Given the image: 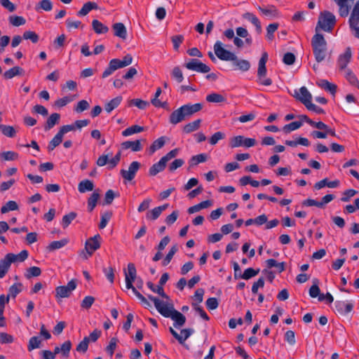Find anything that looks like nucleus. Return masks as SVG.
Returning <instances> with one entry per match:
<instances>
[{
	"label": "nucleus",
	"mask_w": 359,
	"mask_h": 359,
	"mask_svg": "<svg viewBox=\"0 0 359 359\" xmlns=\"http://www.w3.org/2000/svg\"><path fill=\"white\" fill-rule=\"evenodd\" d=\"M148 298L152 301L157 311L164 317L170 318L174 320V327L179 328L186 323V317L180 311L175 310L172 304L168 306L156 297L148 295Z\"/></svg>",
	"instance_id": "1"
},
{
	"label": "nucleus",
	"mask_w": 359,
	"mask_h": 359,
	"mask_svg": "<svg viewBox=\"0 0 359 359\" xmlns=\"http://www.w3.org/2000/svg\"><path fill=\"white\" fill-rule=\"evenodd\" d=\"M311 47L315 59L318 63L324 61L330 55L327 43L323 34L316 33L311 39Z\"/></svg>",
	"instance_id": "2"
},
{
	"label": "nucleus",
	"mask_w": 359,
	"mask_h": 359,
	"mask_svg": "<svg viewBox=\"0 0 359 359\" xmlns=\"http://www.w3.org/2000/svg\"><path fill=\"white\" fill-rule=\"evenodd\" d=\"M335 24L336 18L333 13L327 11H322L318 17L316 32H318L320 29L325 32H330L334 29Z\"/></svg>",
	"instance_id": "3"
},
{
	"label": "nucleus",
	"mask_w": 359,
	"mask_h": 359,
	"mask_svg": "<svg viewBox=\"0 0 359 359\" xmlns=\"http://www.w3.org/2000/svg\"><path fill=\"white\" fill-rule=\"evenodd\" d=\"M267 60L268 54L264 52L262 53V57L259 59L257 69V82L265 86H269L272 84V80L271 79H265V80H262V77H264L266 74V63Z\"/></svg>",
	"instance_id": "4"
},
{
	"label": "nucleus",
	"mask_w": 359,
	"mask_h": 359,
	"mask_svg": "<svg viewBox=\"0 0 359 359\" xmlns=\"http://www.w3.org/2000/svg\"><path fill=\"white\" fill-rule=\"evenodd\" d=\"M214 51L217 57L224 61H233L236 59V55L231 51L223 48V43L217 41L214 45Z\"/></svg>",
	"instance_id": "5"
},
{
	"label": "nucleus",
	"mask_w": 359,
	"mask_h": 359,
	"mask_svg": "<svg viewBox=\"0 0 359 359\" xmlns=\"http://www.w3.org/2000/svg\"><path fill=\"white\" fill-rule=\"evenodd\" d=\"M350 29L354 32L355 37L359 39V0L355 4L348 20Z\"/></svg>",
	"instance_id": "6"
},
{
	"label": "nucleus",
	"mask_w": 359,
	"mask_h": 359,
	"mask_svg": "<svg viewBox=\"0 0 359 359\" xmlns=\"http://www.w3.org/2000/svg\"><path fill=\"white\" fill-rule=\"evenodd\" d=\"M77 286V280L72 279L68 282L67 285L58 286L55 288V297L57 299L69 297L72 291Z\"/></svg>",
	"instance_id": "7"
},
{
	"label": "nucleus",
	"mask_w": 359,
	"mask_h": 359,
	"mask_svg": "<svg viewBox=\"0 0 359 359\" xmlns=\"http://www.w3.org/2000/svg\"><path fill=\"white\" fill-rule=\"evenodd\" d=\"M126 286L128 290H132L133 292L136 291L137 289L133 286V282L137 278V270L133 263L128 264V271H124Z\"/></svg>",
	"instance_id": "8"
},
{
	"label": "nucleus",
	"mask_w": 359,
	"mask_h": 359,
	"mask_svg": "<svg viewBox=\"0 0 359 359\" xmlns=\"http://www.w3.org/2000/svg\"><path fill=\"white\" fill-rule=\"evenodd\" d=\"M184 66L189 70L200 73H208L210 71V68L208 65L198 59H191L189 62L185 63Z\"/></svg>",
	"instance_id": "9"
},
{
	"label": "nucleus",
	"mask_w": 359,
	"mask_h": 359,
	"mask_svg": "<svg viewBox=\"0 0 359 359\" xmlns=\"http://www.w3.org/2000/svg\"><path fill=\"white\" fill-rule=\"evenodd\" d=\"M140 163L137 161H133L130 164L128 170L124 169L121 170V175L124 180L131 181L135 178L137 172L140 168Z\"/></svg>",
	"instance_id": "10"
},
{
	"label": "nucleus",
	"mask_w": 359,
	"mask_h": 359,
	"mask_svg": "<svg viewBox=\"0 0 359 359\" xmlns=\"http://www.w3.org/2000/svg\"><path fill=\"white\" fill-rule=\"evenodd\" d=\"M100 241L101 236L100 234H96L86 241L85 249L89 256H91L95 250L100 248Z\"/></svg>",
	"instance_id": "11"
},
{
	"label": "nucleus",
	"mask_w": 359,
	"mask_h": 359,
	"mask_svg": "<svg viewBox=\"0 0 359 359\" xmlns=\"http://www.w3.org/2000/svg\"><path fill=\"white\" fill-rule=\"evenodd\" d=\"M294 97L299 100L306 107L311 102L312 95L305 86H302L299 89V92L294 91Z\"/></svg>",
	"instance_id": "12"
},
{
	"label": "nucleus",
	"mask_w": 359,
	"mask_h": 359,
	"mask_svg": "<svg viewBox=\"0 0 359 359\" xmlns=\"http://www.w3.org/2000/svg\"><path fill=\"white\" fill-rule=\"evenodd\" d=\"M352 57L351 49L350 47H347L344 53L339 55L337 64L340 69H344L347 65L351 61Z\"/></svg>",
	"instance_id": "13"
},
{
	"label": "nucleus",
	"mask_w": 359,
	"mask_h": 359,
	"mask_svg": "<svg viewBox=\"0 0 359 359\" xmlns=\"http://www.w3.org/2000/svg\"><path fill=\"white\" fill-rule=\"evenodd\" d=\"M186 116L182 107L173 111L169 117V121L171 124L176 125L185 119Z\"/></svg>",
	"instance_id": "14"
},
{
	"label": "nucleus",
	"mask_w": 359,
	"mask_h": 359,
	"mask_svg": "<svg viewBox=\"0 0 359 359\" xmlns=\"http://www.w3.org/2000/svg\"><path fill=\"white\" fill-rule=\"evenodd\" d=\"M337 311L341 315H345L350 313L353 309V304L351 302L337 301L334 304Z\"/></svg>",
	"instance_id": "15"
},
{
	"label": "nucleus",
	"mask_w": 359,
	"mask_h": 359,
	"mask_svg": "<svg viewBox=\"0 0 359 359\" xmlns=\"http://www.w3.org/2000/svg\"><path fill=\"white\" fill-rule=\"evenodd\" d=\"M116 70L130 65L133 62V57L130 54L126 55L123 60L112 59L110 60Z\"/></svg>",
	"instance_id": "16"
},
{
	"label": "nucleus",
	"mask_w": 359,
	"mask_h": 359,
	"mask_svg": "<svg viewBox=\"0 0 359 359\" xmlns=\"http://www.w3.org/2000/svg\"><path fill=\"white\" fill-rule=\"evenodd\" d=\"M182 107L184 110L185 116L189 117V116H192L195 113L201 111L203 108V104L201 103H196L194 104H187L182 105Z\"/></svg>",
	"instance_id": "17"
},
{
	"label": "nucleus",
	"mask_w": 359,
	"mask_h": 359,
	"mask_svg": "<svg viewBox=\"0 0 359 359\" xmlns=\"http://www.w3.org/2000/svg\"><path fill=\"white\" fill-rule=\"evenodd\" d=\"M114 32V34L123 40L127 38V30L125 25L122 22H116L112 25Z\"/></svg>",
	"instance_id": "18"
},
{
	"label": "nucleus",
	"mask_w": 359,
	"mask_h": 359,
	"mask_svg": "<svg viewBox=\"0 0 359 359\" xmlns=\"http://www.w3.org/2000/svg\"><path fill=\"white\" fill-rule=\"evenodd\" d=\"M257 9L266 17L273 18L278 16V11L273 5H269L266 8H262L259 6Z\"/></svg>",
	"instance_id": "19"
},
{
	"label": "nucleus",
	"mask_w": 359,
	"mask_h": 359,
	"mask_svg": "<svg viewBox=\"0 0 359 359\" xmlns=\"http://www.w3.org/2000/svg\"><path fill=\"white\" fill-rule=\"evenodd\" d=\"M168 207V204L154 208L147 213V218L151 220H155L161 215L163 211L165 210Z\"/></svg>",
	"instance_id": "20"
},
{
	"label": "nucleus",
	"mask_w": 359,
	"mask_h": 359,
	"mask_svg": "<svg viewBox=\"0 0 359 359\" xmlns=\"http://www.w3.org/2000/svg\"><path fill=\"white\" fill-rule=\"evenodd\" d=\"M23 74V69L18 66H15L6 71L4 73L3 76L5 79H11L16 76H22Z\"/></svg>",
	"instance_id": "21"
},
{
	"label": "nucleus",
	"mask_w": 359,
	"mask_h": 359,
	"mask_svg": "<svg viewBox=\"0 0 359 359\" xmlns=\"http://www.w3.org/2000/svg\"><path fill=\"white\" fill-rule=\"evenodd\" d=\"M339 185V180H334L332 182H329L327 178H325L318 182H316L314 185V188L317 190H319L325 186L328 187L329 188H335L337 187Z\"/></svg>",
	"instance_id": "22"
},
{
	"label": "nucleus",
	"mask_w": 359,
	"mask_h": 359,
	"mask_svg": "<svg viewBox=\"0 0 359 359\" xmlns=\"http://www.w3.org/2000/svg\"><path fill=\"white\" fill-rule=\"evenodd\" d=\"M60 118V114L57 113H53L46 120L44 125V130L48 131L55 126V125L59 123Z\"/></svg>",
	"instance_id": "23"
},
{
	"label": "nucleus",
	"mask_w": 359,
	"mask_h": 359,
	"mask_svg": "<svg viewBox=\"0 0 359 359\" xmlns=\"http://www.w3.org/2000/svg\"><path fill=\"white\" fill-rule=\"evenodd\" d=\"M9 259L12 263L22 262L27 259L29 253L27 250H22L19 254L8 253Z\"/></svg>",
	"instance_id": "24"
},
{
	"label": "nucleus",
	"mask_w": 359,
	"mask_h": 359,
	"mask_svg": "<svg viewBox=\"0 0 359 359\" xmlns=\"http://www.w3.org/2000/svg\"><path fill=\"white\" fill-rule=\"evenodd\" d=\"M12 262L7 254L0 260V278H2L7 273Z\"/></svg>",
	"instance_id": "25"
},
{
	"label": "nucleus",
	"mask_w": 359,
	"mask_h": 359,
	"mask_svg": "<svg viewBox=\"0 0 359 359\" xmlns=\"http://www.w3.org/2000/svg\"><path fill=\"white\" fill-rule=\"evenodd\" d=\"M318 86L321 88L330 92L332 95H335L337 86L332 83H330L325 79H321L317 83Z\"/></svg>",
	"instance_id": "26"
},
{
	"label": "nucleus",
	"mask_w": 359,
	"mask_h": 359,
	"mask_svg": "<svg viewBox=\"0 0 359 359\" xmlns=\"http://www.w3.org/2000/svg\"><path fill=\"white\" fill-rule=\"evenodd\" d=\"M98 8V6L95 2L88 1L83 4V7L81 10L77 13V15L79 16H85L90 11Z\"/></svg>",
	"instance_id": "27"
},
{
	"label": "nucleus",
	"mask_w": 359,
	"mask_h": 359,
	"mask_svg": "<svg viewBox=\"0 0 359 359\" xmlns=\"http://www.w3.org/2000/svg\"><path fill=\"white\" fill-rule=\"evenodd\" d=\"M122 147L124 149H131L133 151H141L142 147L140 143V140L135 141H126L122 143Z\"/></svg>",
	"instance_id": "28"
},
{
	"label": "nucleus",
	"mask_w": 359,
	"mask_h": 359,
	"mask_svg": "<svg viewBox=\"0 0 359 359\" xmlns=\"http://www.w3.org/2000/svg\"><path fill=\"white\" fill-rule=\"evenodd\" d=\"M93 29L96 34H106L109 32L107 26L100 22L98 20H93L92 22Z\"/></svg>",
	"instance_id": "29"
},
{
	"label": "nucleus",
	"mask_w": 359,
	"mask_h": 359,
	"mask_svg": "<svg viewBox=\"0 0 359 359\" xmlns=\"http://www.w3.org/2000/svg\"><path fill=\"white\" fill-rule=\"evenodd\" d=\"M99 190H95L88 199V210L92 212L97 205L98 199L100 198Z\"/></svg>",
	"instance_id": "30"
},
{
	"label": "nucleus",
	"mask_w": 359,
	"mask_h": 359,
	"mask_svg": "<svg viewBox=\"0 0 359 359\" xmlns=\"http://www.w3.org/2000/svg\"><path fill=\"white\" fill-rule=\"evenodd\" d=\"M94 189V184L91 180H84L79 182L78 185V190L80 193H85L86 191H93Z\"/></svg>",
	"instance_id": "31"
},
{
	"label": "nucleus",
	"mask_w": 359,
	"mask_h": 359,
	"mask_svg": "<svg viewBox=\"0 0 359 359\" xmlns=\"http://www.w3.org/2000/svg\"><path fill=\"white\" fill-rule=\"evenodd\" d=\"M232 62L233 65L242 72H247L250 68V63L247 60H238L236 57V59Z\"/></svg>",
	"instance_id": "32"
},
{
	"label": "nucleus",
	"mask_w": 359,
	"mask_h": 359,
	"mask_svg": "<svg viewBox=\"0 0 359 359\" xmlns=\"http://www.w3.org/2000/svg\"><path fill=\"white\" fill-rule=\"evenodd\" d=\"M22 290V284L20 283H14L11 285L8 289V294L7 297L5 296V299H10V297L12 298H15L16 296L21 292Z\"/></svg>",
	"instance_id": "33"
},
{
	"label": "nucleus",
	"mask_w": 359,
	"mask_h": 359,
	"mask_svg": "<svg viewBox=\"0 0 359 359\" xmlns=\"http://www.w3.org/2000/svg\"><path fill=\"white\" fill-rule=\"evenodd\" d=\"M121 96H117L115 98L111 100L109 102H107L104 105V109L107 113L111 112L114 109H116L122 101Z\"/></svg>",
	"instance_id": "34"
},
{
	"label": "nucleus",
	"mask_w": 359,
	"mask_h": 359,
	"mask_svg": "<svg viewBox=\"0 0 359 359\" xmlns=\"http://www.w3.org/2000/svg\"><path fill=\"white\" fill-rule=\"evenodd\" d=\"M166 166V164L161 160L156 163H154L149 170V173L151 176H155L158 172L163 171Z\"/></svg>",
	"instance_id": "35"
},
{
	"label": "nucleus",
	"mask_w": 359,
	"mask_h": 359,
	"mask_svg": "<svg viewBox=\"0 0 359 359\" xmlns=\"http://www.w3.org/2000/svg\"><path fill=\"white\" fill-rule=\"evenodd\" d=\"M194 330L191 328H185L180 331L181 339L178 340V342L187 349H189V346L185 344V341L194 333Z\"/></svg>",
	"instance_id": "36"
},
{
	"label": "nucleus",
	"mask_w": 359,
	"mask_h": 359,
	"mask_svg": "<svg viewBox=\"0 0 359 359\" xmlns=\"http://www.w3.org/2000/svg\"><path fill=\"white\" fill-rule=\"evenodd\" d=\"M201 119L195 120L193 122L186 124L183 128V132L185 133H191L197 130L201 126Z\"/></svg>",
	"instance_id": "37"
},
{
	"label": "nucleus",
	"mask_w": 359,
	"mask_h": 359,
	"mask_svg": "<svg viewBox=\"0 0 359 359\" xmlns=\"http://www.w3.org/2000/svg\"><path fill=\"white\" fill-rule=\"evenodd\" d=\"M69 242V240L67 238H63L60 241H55L51 242L48 246L47 247V249L48 251H54L55 250L60 249L65 246Z\"/></svg>",
	"instance_id": "38"
},
{
	"label": "nucleus",
	"mask_w": 359,
	"mask_h": 359,
	"mask_svg": "<svg viewBox=\"0 0 359 359\" xmlns=\"http://www.w3.org/2000/svg\"><path fill=\"white\" fill-rule=\"evenodd\" d=\"M41 342L40 337L34 336L31 337L28 342L27 350L32 351L34 349L39 348L41 346Z\"/></svg>",
	"instance_id": "39"
},
{
	"label": "nucleus",
	"mask_w": 359,
	"mask_h": 359,
	"mask_svg": "<svg viewBox=\"0 0 359 359\" xmlns=\"http://www.w3.org/2000/svg\"><path fill=\"white\" fill-rule=\"evenodd\" d=\"M148 287L154 292L158 294L161 297L164 299H168L169 297L164 292L163 287L161 285H155L151 282L149 281L147 283Z\"/></svg>",
	"instance_id": "40"
},
{
	"label": "nucleus",
	"mask_w": 359,
	"mask_h": 359,
	"mask_svg": "<svg viewBox=\"0 0 359 359\" xmlns=\"http://www.w3.org/2000/svg\"><path fill=\"white\" fill-rule=\"evenodd\" d=\"M63 135L58 131L52 140L49 142L48 146V150L49 151H53L56 147L60 145L62 142Z\"/></svg>",
	"instance_id": "41"
},
{
	"label": "nucleus",
	"mask_w": 359,
	"mask_h": 359,
	"mask_svg": "<svg viewBox=\"0 0 359 359\" xmlns=\"http://www.w3.org/2000/svg\"><path fill=\"white\" fill-rule=\"evenodd\" d=\"M36 11L43 10L45 11H50L53 9V4L50 0H41L35 6Z\"/></svg>",
	"instance_id": "42"
},
{
	"label": "nucleus",
	"mask_w": 359,
	"mask_h": 359,
	"mask_svg": "<svg viewBox=\"0 0 359 359\" xmlns=\"http://www.w3.org/2000/svg\"><path fill=\"white\" fill-rule=\"evenodd\" d=\"M144 130V127L137 125H134L127 128L122 132V135L125 137L131 135L135 133H139Z\"/></svg>",
	"instance_id": "43"
},
{
	"label": "nucleus",
	"mask_w": 359,
	"mask_h": 359,
	"mask_svg": "<svg viewBox=\"0 0 359 359\" xmlns=\"http://www.w3.org/2000/svg\"><path fill=\"white\" fill-rule=\"evenodd\" d=\"M206 101L213 103H221L226 101V98L221 94L213 93L206 96Z\"/></svg>",
	"instance_id": "44"
},
{
	"label": "nucleus",
	"mask_w": 359,
	"mask_h": 359,
	"mask_svg": "<svg viewBox=\"0 0 359 359\" xmlns=\"http://www.w3.org/2000/svg\"><path fill=\"white\" fill-rule=\"evenodd\" d=\"M76 217L77 213L75 212H70L69 214L64 215L61 222L63 229H66Z\"/></svg>",
	"instance_id": "45"
},
{
	"label": "nucleus",
	"mask_w": 359,
	"mask_h": 359,
	"mask_svg": "<svg viewBox=\"0 0 359 359\" xmlns=\"http://www.w3.org/2000/svg\"><path fill=\"white\" fill-rule=\"evenodd\" d=\"M165 137L162 136L156 140L150 146L149 151L151 154L154 153L157 149L162 148L165 143Z\"/></svg>",
	"instance_id": "46"
},
{
	"label": "nucleus",
	"mask_w": 359,
	"mask_h": 359,
	"mask_svg": "<svg viewBox=\"0 0 359 359\" xmlns=\"http://www.w3.org/2000/svg\"><path fill=\"white\" fill-rule=\"evenodd\" d=\"M279 26L278 22L271 23L266 27V37L269 41H272L274 39V33L276 32Z\"/></svg>",
	"instance_id": "47"
},
{
	"label": "nucleus",
	"mask_w": 359,
	"mask_h": 359,
	"mask_svg": "<svg viewBox=\"0 0 359 359\" xmlns=\"http://www.w3.org/2000/svg\"><path fill=\"white\" fill-rule=\"evenodd\" d=\"M0 130L2 133L8 137H14L16 135V131L13 126L6 125H0Z\"/></svg>",
	"instance_id": "48"
},
{
	"label": "nucleus",
	"mask_w": 359,
	"mask_h": 359,
	"mask_svg": "<svg viewBox=\"0 0 359 359\" xmlns=\"http://www.w3.org/2000/svg\"><path fill=\"white\" fill-rule=\"evenodd\" d=\"M41 273V270L38 266H32L27 269L25 277L27 279H29L32 277H37L39 276Z\"/></svg>",
	"instance_id": "49"
},
{
	"label": "nucleus",
	"mask_w": 359,
	"mask_h": 359,
	"mask_svg": "<svg viewBox=\"0 0 359 359\" xmlns=\"http://www.w3.org/2000/svg\"><path fill=\"white\" fill-rule=\"evenodd\" d=\"M302 126V121H293L289 124L285 125L283 130L285 133H289L291 131L295 130L299 128Z\"/></svg>",
	"instance_id": "50"
},
{
	"label": "nucleus",
	"mask_w": 359,
	"mask_h": 359,
	"mask_svg": "<svg viewBox=\"0 0 359 359\" xmlns=\"http://www.w3.org/2000/svg\"><path fill=\"white\" fill-rule=\"evenodd\" d=\"M346 79L348 81L350 84L356 86L359 89V81L356 76L352 72L351 70L347 69L346 74Z\"/></svg>",
	"instance_id": "51"
},
{
	"label": "nucleus",
	"mask_w": 359,
	"mask_h": 359,
	"mask_svg": "<svg viewBox=\"0 0 359 359\" xmlns=\"http://www.w3.org/2000/svg\"><path fill=\"white\" fill-rule=\"evenodd\" d=\"M207 160V156L205 154H201L191 157L190 160V166H194L200 163L205 162Z\"/></svg>",
	"instance_id": "52"
},
{
	"label": "nucleus",
	"mask_w": 359,
	"mask_h": 359,
	"mask_svg": "<svg viewBox=\"0 0 359 359\" xmlns=\"http://www.w3.org/2000/svg\"><path fill=\"white\" fill-rule=\"evenodd\" d=\"M259 273V269H254L252 268H248L245 269L242 274L241 278L245 280H249L252 277H255Z\"/></svg>",
	"instance_id": "53"
},
{
	"label": "nucleus",
	"mask_w": 359,
	"mask_h": 359,
	"mask_svg": "<svg viewBox=\"0 0 359 359\" xmlns=\"http://www.w3.org/2000/svg\"><path fill=\"white\" fill-rule=\"evenodd\" d=\"M178 248L177 245H174L171 247L170 250H169L168 253L165 256V259L163 261V265L166 266L168 265L171 259H172L174 255L177 252Z\"/></svg>",
	"instance_id": "54"
},
{
	"label": "nucleus",
	"mask_w": 359,
	"mask_h": 359,
	"mask_svg": "<svg viewBox=\"0 0 359 359\" xmlns=\"http://www.w3.org/2000/svg\"><path fill=\"white\" fill-rule=\"evenodd\" d=\"M9 22L15 27H19L25 24L26 20L22 16L13 15L9 17Z\"/></svg>",
	"instance_id": "55"
},
{
	"label": "nucleus",
	"mask_w": 359,
	"mask_h": 359,
	"mask_svg": "<svg viewBox=\"0 0 359 359\" xmlns=\"http://www.w3.org/2000/svg\"><path fill=\"white\" fill-rule=\"evenodd\" d=\"M23 39H26V40H31V41L34 43H36L38 42L39 39V35L33 32V31H26L23 33V36H22Z\"/></svg>",
	"instance_id": "56"
},
{
	"label": "nucleus",
	"mask_w": 359,
	"mask_h": 359,
	"mask_svg": "<svg viewBox=\"0 0 359 359\" xmlns=\"http://www.w3.org/2000/svg\"><path fill=\"white\" fill-rule=\"evenodd\" d=\"M74 96H65L62 98L58 99L55 102L54 105L57 107H63L67 105L69 102H71L74 99Z\"/></svg>",
	"instance_id": "57"
},
{
	"label": "nucleus",
	"mask_w": 359,
	"mask_h": 359,
	"mask_svg": "<svg viewBox=\"0 0 359 359\" xmlns=\"http://www.w3.org/2000/svg\"><path fill=\"white\" fill-rule=\"evenodd\" d=\"M229 146L231 148L243 146V136L238 135L231 138L229 142Z\"/></svg>",
	"instance_id": "58"
},
{
	"label": "nucleus",
	"mask_w": 359,
	"mask_h": 359,
	"mask_svg": "<svg viewBox=\"0 0 359 359\" xmlns=\"http://www.w3.org/2000/svg\"><path fill=\"white\" fill-rule=\"evenodd\" d=\"M89 338L84 337L83 339L76 346V350L78 352L86 353L88 351Z\"/></svg>",
	"instance_id": "59"
},
{
	"label": "nucleus",
	"mask_w": 359,
	"mask_h": 359,
	"mask_svg": "<svg viewBox=\"0 0 359 359\" xmlns=\"http://www.w3.org/2000/svg\"><path fill=\"white\" fill-rule=\"evenodd\" d=\"M119 196L118 194H115L114 191L111 189H109L104 196V204L106 205H110L112 203L114 199L116 197Z\"/></svg>",
	"instance_id": "60"
},
{
	"label": "nucleus",
	"mask_w": 359,
	"mask_h": 359,
	"mask_svg": "<svg viewBox=\"0 0 359 359\" xmlns=\"http://www.w3.org/2000/svg\"><path fill=\"white\" fill-rule=\"evenodd\" d=\"M171 76L176 79L178 83H181L184 79L182 72L179 67H175L173 68Z\"/></svg>",
	"instance_id": "61"
},
{
	"label": "nucleus",
	"mask_w": 359,
	"mask_h": 359,
	"mask_svg": "<svg viewBox=\"0 0 359 359\" xmlns=\"http://www.w3.org/2000/svg\"><path fill=\"white\" fill-rule=\"evenodd\" d=\"M72 346V344L69 340L65 341L62 344L60 349H61V353L64 357L69 356Z\"/></svg>",
	"instance_id": "62"
},
{
	"label": "nucleus",
	"mask_w": 359,
	"mask_h": 359,
	"mask_svg": "<svg viewBox=\"0 0 359 359\" xmlns=\"http://www.w3.org/2000/svg\"><path fill=\"white\" fill-rule=\"evenodd\" d=\"M132 104L136 106L140 109H144L147 106L149 105V103L140 99H133L130 100V105Z\"/></svg>",
	"instance_id": "63"
},
{
	"label": "nucleus",
	"mask_w": 359,
	"mask_h": 359,
	"mask_svg": "<svg viewBox=\"0 0 359 359\" xmlns=\"http://www.w3.org/2000/svg\"><path fill=\"white\" fill-rule=\"evenodd\" d=\"M89 107L90 104L88 102V101L82 100L77 103V105L75 107L74 110L77 113H81L83 111L87 110L89 108Z\"/></svg>",
	"instance_id": "64"
}]
</instances>
